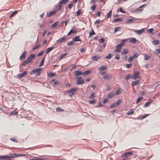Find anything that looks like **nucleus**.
<instances>
[{
  "label": "nucleus",
  "mask_w": 160,
  "mask_h": 160,
  "mask_svg": "<svg viewBox=\"0 0 160 160\" xmlns=\"http://www.w3.org/2000/svg\"><path fill=\"white\" fill-rule=\"evenodd\" d=\"M126 41V40H122L120 44L117 46L116 49L114 50L115 52L117 53L119 52L122 49V47L124 46Z\"/></svg>",
  "instance_id": "1"
},
{
  "label": "nucleus",
  "mask_w": 160,
  "mask_h": 160,
  "mask_svg": "<svg viewBox=\"0 0 160 160\" xmlns=\"http://www.w3.org/2000/svg\"><path fill=\"white\" fill-rule=\"evenodd\" d=\"M90 72V71L89 70L85 71L84 72H82L81 71L77 70L75 71L74 73L76 76H79L82 75L83 76H85L89 74Z\"/></svg>",
  "instance_id": "2"
},
{
  "label": "nucleus",
  "mask_w": 160,
  "mask_h": 160,
  "mask_svg": "<svg viewBox=\"0 0 160 160\" xmlns=\"http://www.w3.org/2000/svg\"><path fill=\"white\" fill-rule=\"evenodd\" d=\"M42 70V68H38L32 70L30 72V74H33L36 73V75L39 76L41 73V71Z\"/></svg>",
  "instance_id": "3"
},
{
  "label": "nucleus",
  "mask_w": 160,
  "mask_h": 160,
  "mask_svg": "<svg viewBox=\"0 0 160 160\" xmlns=\"http://www.w3.org/2000/svg\"><path fill=\"white\" fill-rule=\"evenodd\" d=\"M78 90L77 87H75L72 88L67 91V93H68V95L70 96H72L74 94L75 92Z\"/></svg>",
  "instance_id": "4"
},
{
  "label": "nucleus",
  "mask_w": 160,
  "mask_h": 160,
  "mask_svg": "<svg viewBox=\"0 0 160 160\" xmlns=\"http://www.w3.org/2000/svg\"><path fill=\"white\" fill-rule=\"evenodd\" d=\"M12 156H2L1 158H12L14 157H19V154H11Z\"/></svg>",
  "instance_id": "5"
},
{
  "label": "nucleus",
  "mask_w": 160,
  "mask_h": 160,
  "mask_svg": "<svg viewBox=\"0 0 160 160\" xmlns=\"http://www.w3.org/2000/svg\"><path fill=\"white\" fill-rule=\"evenodd\" d=\"M76 78L78 79L76 82L77 85L81 84L84 83V80L81 79V77H77Z\"/></svg>",
  "instance_id": "6"
},
{
  "label": "nucleus",
  "mask_w": 160,
  "mask_h": 160,
  "mask_svg": "<svg viewBox=\"0 0 160 160\" xmlns=\"http://www.w3.org/2000/svg\"><path fill=\"white\" fill-rule=\"evenodd\" d=\"M36 55L35 54H32L29 56L27 58L28 62L30 63L33 60V59L35 58Z\"/></svg>",
  "instance_id": "7"
},
{
  "label": "nucleus",
  "mask_w": 160,
  "mask_h": 160,
  "mask_svg": "<svg viewBox=\"0 0 160 160\" xmlns=\"http://www.w3.org/2000/svg\"><path fill=\"white\" fill-rule=\"evenodd\" d=\"M146 4H143L140 6L139 8L135 10V12L137 13H138L143 11V9H140L146 6Z\"/></svg>",
  "instance_id": "8"
},
{
  "label": "nucleus",
  "mask_w": 160,
  "mask_h": 160,
  "mask_svg": "<svg viewBox=\"0 0 160 160\" xmlns=\"http://www.w3.org/2000/svg\"><path fill=\"white\" fill-rule=\"evenodd\" d=\"M121 103V101H117V102L114 103H112L110 106V108H113L118 106Z\"/></svg>",
  "instance_id": "9"
},
{
  "label": "nucleus",
  "mask_w": 160,
  "mask_h": 160,
  "mask_svg": "<svg viewBox=\"0 0 160 160\" xmlns=\"http://www.w3.org/2000/svg\"><path fill=\"white\" fill-rule=\"evenodd\" d=\"M140 72H135L132 76V78L133 79H136L139 77Z\"/></svg>",
  "instance_id": "10"
},
{
  "label": "nucleus",
  "mask_w": 160,
  "mask_h": 160,
  "mask_svg": "<svg viewBox=\"0 0 160 160\" xmlns=\"http://www.w3.org/2000/svg\"><path fill=\"white\" fill-rule=\"evenodd\" d=\"M112 78V75L110 74H107L104 76L102 78L104 80H109Z\"/></svg>",
  "instance_id": "11"
},
{
  "label": "nucleus",
  "mask_w": 160,
  "mask_h": 160,
  "mask_svg": "<svg viewBox=\"0 0 160 160\" xmlns=\"http://www.w3.org/2000/svg\"><path fill=\"white\" fill-rule=\"evenodd\" d=\"M27 74V72L26 71H24L22 73L19 74L18 75V78H22Z\"/></svg>",
  "instance_id": "12"
},
{
  "label": "nucleus",
  "mask_w": 160,
  "mask_h": 160,
  "mask_svg": "<svg viewBox=\"0 0 160 160\" xmlns=\"http://www.w3.org/2000/svg\"><path fill=\"white\" fill-rule=\"evenodd\" d=\"M27 54V52L25 51H24L22 55L20 56L19 58L20 60L24 59L26 57Z\"/></svg>",
  "instance_id": "13"
},
{
  "label": "nucleus",
  "mask_w": 160,
  "mask_h": 160,
  "mask_svg": "<svg viewBox=\"0 0 160 160\" xmlns=\"http://www.w3.org/2000/svg\"><path fill=\"white\" fill-rule=\"evenodd\" d=\"M132 154V152H127L123 154L122 155V157H124L128 155H131Z\"/></svg>",
  "instance_id": "14"
},
{
  "label": "nucleus",
  "mask_w": 160,
  "mask_h": 160,
  "mask_svg": "<svg viewBox=\"0 0 160 160\" xmlns=\"http://www.w3.org/2000/svg\"><path fill=\"white\" fill-rule=\"evenodd\" d=\"M77 31L75 29H72L67 34L68 36L70 35L71 33H77Z\"/></svg>",
  "instance_id": "15"
},
{
  "label": "nucleus",
  "mask_w": 160,
  "mask_h": 160,
  "mask_svg": "<svg viewBox=\"0 0 160 160\" xmlns=\"http://www.w3.org/2000/svg\"><path fill=\"white\" fill-rule=\"evenodd\" d=\"M72 41L74 42L76 41H81V40L79 36H77L72 39Z\"/></svg>",
  "instance_id": "16"
},
{
  "label": "nucleus",
  "mask_w": 160,
  "mask_h": 160,
  "mask_svg": "<svg viewBox=\"0 0 160 160\" xmlns=\"http://www.w3.org/2000/svg\"><path fill=\"white\" fill-rule=\"evenodd\" d=\"M66 40V38L65 37H63L59 39L58 40L57 42L59 43H62L65 42Z\"/></svg>",
  "instance_id": "17"
},
{
  "label": "nucleus",
  "mask_w": 160,
  "mask_h": 160,
  "mask_svg": "<svg viewBox=\"0 0 160 160\" xmlns=\"http://www.w3.org/2000/svg\"><path fill=\"white\" fill-rule=\"evenodd\" d=\"M55 48V47H51L48 48L46 50V53L47 54L49 52Z\"/></svg>",
  "instance_id": "18"
},
{
  "label": "nucleus",
  "mask_w": 160,
  "mask_h": 160,
  "mask_svg": "<svg viewBox=\"0 0 160 160\" xmlns=\"http://www.w3.org/2000/svg\"><path fill=\"white\" fill-rule=\"evenodd\" d=\"M108 101H103L102 102L99 101L98 102V106L99 107H101L102 106V104H105L106 102H107Z\"/></svg>",
  "instance_id": "19"
},
{
  "label": "nucleus",
  "mask_w": 160,
  "mask_h": 160,
  "mask_svg": "<svg viewBox=\"0 0 160 160\" xmlns=\"http://www.w3.org/2000/svg\"><path fill=\"white\" fill-rule=\"evenodd\" d=\"M56 12H57V11L56 10L52 11L48 13V17H50V16L53 15L54 14H55Z\"/></svg>",
  "instance_id": "20"
},
{
  "label": "nucleus",
  "mask_w": 160,
  "mask_h": 160,
  "mask_svg": "<svg viewBox=\"0 0 160 160\" xmlns=\"http://www.w3.org/2000/svg\"><path fill=\"white\" fill-rule=\"evenodd\" d=\"M107 69V67L106 65L102 66L100 67L99 69L100 71H103Z\"/></svg>",
  "instance_id": "21"
},
{
  "label": "nucleus",
  "mask_w": 160,
  "mask_h": 160,
  "mask_svg": "<svg viewBox=\"0 0 160 160\" xmlns=\"http://www.w3.org/2000/svg\"><path fill=\"white\" fill-rule=\"evenodd\" d=\"M18 114V112L16 111L15 110H14L10 113L9 115H17Z\"/></svg>",
  "instance_id": "22"
},
{
  "label": "nucleus",
  "mask_w": 160,
  "mask_h": 160,
  "mask_svg": "<svg viewBox=\"0 0 160 160\" xmlns=\"http://www.w3.org/2000/svg\"><path fill=\"white\" fill-rule=\"evenodd\" d=\"M115 95V94L114 93L112 92H111L109 93L108 95V97L109 98H110L114 96Z\"/></svg>",
  "instance_id": "23"
},
{
  "label": "nucleus",
  "mask_w": 160,
  "mask_h": 160,
  "mask_svg": "<svg viewBox=\"0 0 160 160\" xmlns=\"http://www.w3.org/2000/svg\"><path fill=\"white\" fill-rule=\"evenodd\" d=\"M145 31L144 29H141L140 30H138L137 31H135V32H136L138 34L140 35L143 32Z\"/></svg>",
  "instance_id": "24"
},
{
  "label": "nucleus",
  "mask_w": 160,
  "mask_h": 160,
  "mask_svg": "<svg viewBox=\"0 0 160 160\" xmlns=\"http://www.w3.org/2000/svg\"><path fill=\"white\" fill-rule=\"evenodd\" d=\"M18 12V11L17 10H16L12 12L10 15V18H11L13 17L14 15L16 14Z\"/></svg>",
  "instance_id": "25"
},
{
  "label": "nucleus",
  "mask_w": 160,
  "mask_h": 160,
  "mask_svg": "<svg viewBox=\"0 0 160 160\" xmlns=\"http://www.w3.org/2000/svg\"><path fill=\"white\" fill-rule=\"evenodd\" d=\"M159 40H155L152 41V42L154 45H158L159 44Z\"/></svg>",
  "instance_id": "26"
},
{
  "label": "nucleus",
  "mask_w": 160,
  "mask_h": 160,
  "mask_svg": "<svg viewBox=\"0 0 160 160\" xmlns=\"http://www.w3.org/2000/svg\"><path fill=\"white\" fill-rule=\"evenodd\" d=\"M139 81H133L132 83V86H133L138 85L139 83Z\"/></svg>",
  "instance_id": "27"
},
{
  "label": "nucleus",
  "mask_w": 160,
  "mask_h": 160,
  "mask_svg": "<svg viewBox=\"0 0 160 160\" xmlns=\"http://www.w3.org/2000/svg\"><path fill=\"white\" fill-rule=\"evenodd\" d=\"M128 50L127 49H124L122 51V55H125L128 53Z\"/></svg>",
  "instance_id": "28"
},
{
  "label": "nucleus",
  "mask_w": 160,
  "mask_h": 160,
  "mask_svg": "<svg viewBox=\"0 0 160 160\" xmlns=\"http://www.w3.org/2000/svg\"><path fill=\"white\" fill-rule=\"evenodd\" d=\"M134 113V111L132 109H131L130 110V111L127 112L126 113L127 115H131L133 114Z\"/></svg>",
  "instance_id": "29"
},
{
  "label": "nucleus",
  "mask_w": 160,
  "mask_h": 160,
  "mask_svg": "<svg viewBox=\"0 0 160 160\" xmlns=\"http://www.w3.org/2000/svg\"><path fill=\"white\" fill-rule=\"evenodd\" d=\"M134 21V19H128V20H127V21L126 22V23H132Z\"/></svg>",
  "instance_id": "30"
},
{
  "label": "nucleus",
  "mask_w": 160,
  "mask_h": 160,
  "mask_svg": "<svg viewBox=\"0 0 160 160\" xmlns=\"http://www.w3.org/2000/svg\"><path fill=\"white\" fill-rule=\"evenodd\" d=\"M137 41V40L134 38H132L130 40V42H132L133 43H135Z\"/></svg>",
  "instance_id": "31"
},
{
  "label": "nucleus",
  "mask_w": 160,
  "mask_h": 160,
  "mask_svg": "<svg viewBox=\"0 0 160 160\" xmlns=\"http://www.w3.org/2000/svg\"><path fill=\"white\" fill-rule=\"evenodd\" d=\"M100 58V57L98 56H94L92 58V59L94 60L95 61H97Z\"/></svg>",
  "instance_id": "32"
},
{
  "label": "nucleus",
  "mask_w": 160,
  "mask_h": 160,
  "mask_svg": "<svg viewBox=\"0 0 160 160\" xmlns=\"http://www.w3.org/2000/svg\"><path fill=\"white\" fill-rule=\"evenodd\" d=\"M121 31V28L120 27H117L115 28L114 33H115L118 31Z\"/></svg>",
  "instance_id": "33"
},
{
  "label": "nucleus",
  "mask_w": 160,
  "mask_h": 160,
  "mask_svg": "<svg viewBox=\"0 0 160 160\" xmlns=\"http://www.w3.org/2000/svg\"><path fill=\"white\" fill-rule=\"evenodd\" d=\"M95 33L94 32L93 30L92 29V31H90L89 33V37H91L92 36L95 35Z\"/></svg>",
  "instance_id": "34"
},
{
  "label": "nucleus",
  "mask_w": 160,
  "mask_h": 160,
  "mask_svg": "<svg viewBox=\"0 0 160 160\" xmlns=\"http://www.w3.org/2000/svg\"><path fill=\"white\" fill-rule=\"evenodd\" d=\"M122 91V89L121 88H119L115 92V94H118L121 93Z\"/></svg>",
  "instance_id": "35"
},
{
  "label": "nucleus",
  "mask_w": 160,
  "mask_h": 160,
  "mask_svg": "<svg viewBox=\"0 0 160 160\" xmlns=\"http://www.w3.org/2000/svg\"><path fill=\"white\" fill-rule=\"evenodd\" d=\"M132 78V76L131 74H130L126 76L125 78L126 80H128L131 78Z\"/></svg>",
  "instance_id": "36"
},
{
  "label": "nucleus",
  "mask_w": 160,
  "mask_h": 160,
  "mask_svg": "<svg viewBox=\"0 0 160 160\" xmlns=\"http://www.w3.org/2000/svg\"><path fill=\"white\" fill-rule=\"evenodd\" d=\"M68 1V0H61L60 2L62 4H65L67 3Z\"/></svg>",
  "instance_id": "37"
},
{
  "label": "nucleus",
  "mask_w": 160,
  "mask_h": 160,
  "mask_svg": "<svg viewBox=\"0 0 160 160\" xmlns=\"http://www.w3.org/2000/svg\"><path fill=\"white\" fill-rule=\"evenodd\" d=\"M154 29L153 28L150 29L148 30V32L152 34H153Z\"/></svg>",
  "instance_id": "38"
},
{
  "label": "nucleus",
  "mask_w": 160,
  "mask_h": 160,
  "mask_svg": "<svg viewBox=\"0 0 160 160\" xmlns=\"http://www.w3.org/2000/svg\"><path fill=\"white\" fill-rule=\"evenodd\" d=\"M151 101H149L147 102V103H145L144 106V107H148L151 104Z\"/></svg>",
  "instance_id": "39"
},
{
  "label": "nucleus",
  "mask_w": 160,
  "mask_h": 160,
  "mask_svg": "<svg viewBox=\"0 0 160 160\" xmlns=\"http://www.w3.org/2000/svg\"><path fill=\"white\" fill-rule=\"evenodd\" d=\"M112 13V11L111 10H110L108 12V14L107 15V18H109L111 17Z\"/></svg>",
  "instance_id": "40"
},
{
  "label": "nucleus",
  "mask_w": 160,
  "mask_h": 160,
  "mask_svg": "<svg viewBox=\"0 0 160 160\" xmlns=\"http://www.w3.org/2000/svg\"><path fill=\"white\" fill-rule=\"evenodd\" d=\"M58 22H55L52 26L51 27L52 28H54L56 27L57 25Z\"/></svg>",
  "instance_id": "41"
},
{
  "label": "nucleus",
  "mask_w": 160,
  "mask_h": 160,
  "mask_svg": "<svg viewBox=\"0 0 160 160\" xmlns=\"http://www.w3.org/2000/svg\"><path fill=\"white\" fill-rule=\"evenodd\" d=\"M30 63L28 61V60L27 59L25 61H24L22 63V66H24L26 64H27L28 63Z\"/></svg>",
  "instance_id": "42"
},
{
  "label": "nucleus",
  "mask_w": 160,
  "mask_h": 160,
  "mask_svg": "<svg viewBox=\"0 0 160 160\" xmlns=\"http://www.w3.org/2000/svg\"><path fill=\"white\" fill-rule=\"evenodd\" d=\"M144 59L145 60H148L150 58V56L146 54L144 55Z\"/></svg>",
  "instance_id": "43"
},
{
  "label": "nucleus",
  "mask_w": 160,
  "mask_h": 160,
  "mask_svg": "<svg viewBox=\"0 0 160 160\" xmlns=\"http://www.w3.org/2000/svg\"><path fill=\"white\" fill-rule=\"evenodd\" d=\"M139 55L137 53H135L134 54L133 56H132L133 58H137Z\"/></svg>",
  "instance_id": "44"
},
{
  "label": "nucleus",
  "mask_w": 160,
  "mask_h": 160,
  "mask_svg": "<svg viewBox=\"0 0 160 160\" xmlns=\"http://www.w3.org/2000/svg\"><path fill=\"white\" fill-rule=\"evenodd\" d=\"M74 42L73 41L69 42L67 43V45L68 46H70L73 45L74 44Z\"/></svg>",
  "instance_id": "45"
},
{
  "label": "nucleus",
  "mask_w": 160,
  "mask_h": 160,
  "mask_svg": "<svg viewBox=\"0 0 160 160\" xmlns=\"http://www.w3.org/2000/svg\"><path fill=\"white\" fill-rule=\"evenodd\" d=\"M40 47L41 45L40 44H37L33 48L32 50H34L37 49L38 48Z\"/></svg>",
  "instance_id": "46"
},
{
  "label": "nucleus",
  "mask_w": 160,
  "mask_h": 160,
  "mask_svg": "<svg viewBox=\"0 0 160 160\" xmlns=\"http://www.w3.org/2000/svg\"><path fill=\"white\" fill-rule=\"evenodd\" d=\"M45 57H44L43 59H42V60L41 62V64L39 66V67H41L44 64V60L45 59Z\"/></svg>",
  "instance_id": "47"
},
{
  "label": "nucleus",
  "mask_w": 160,
  "mask_h": 160,
  "mask_svg": "<svg viewBox=\"0 0 160 160\" xmlns=\"http://www.w3.org/2000/svg\"><path fill=\"white\" fill-rule=\"evenodd\" d=\"M122 21V19L121 18H117L114 20V22H120Z\"/></svg>",
  "instance_id": "48"
},
{
  "label": "nucleus",
  "mask_w": 160,
  "mask_h": 160,
  "mask_svg": "<svg viewBox=\"0 0 160 160\" xmlns=\"http://www.w3.org/2000/svg\"><path fill=\"white\" fill-rule=\"evenodd\" d=\"M67 55V53H66L63 54H62L60 57V59H62L64 56H66Z\"/></svg>",
  "instance_id": "49"
},
{
  "label": "nucleus",
  "mask_w": 160,
  "mask_h": 160,
  "mask_svg": "<svg viewBox=\"0 0 160 160\" xmlns=\"http://www.w3.org/2000/svg\"><path fill=\"white\" fill-rule=\"evenodd\" d=\"M112 55L111 53H109L108 55L105 58H107L108 59H110L112 57Z\"/></svg>",
  "instance_id": "50"
},
{
  "label": "nucleus",
  "mask_w": 160,
  "mask_h": 160,
  "mask_svg": "<svg viewBox=\"0 0 160 160\" xmlns=\"http://www.w3.org/2000/svg\"><path fill=\"white\" fill-rule=\"evenodd\" d=\"M133 58L132 57V56H131L128 59V62H131L133 60Z\"/></svg>",
  "instance_id": "51"
},
{
  "label": "nucleus",
  "mask_w": 160,
  "mask_h": 160,
  "mask_svg": "<svg viewBox=\"0 0 160 160\" xmlns=\"http://www.w3.org/2000/svg\"><path fill=\"white\" fill-rule=\"evenodd\" d=\"M10 139L12 141L15 142H18V141L17 140L16 138H11Z\"/></svg>",
  "instance_id": "52"
},
{
  "label": "nucleus",
  "mask_w": 160,
  "mask_h": 160,
  "mask_svg": "<svg viewBox=\"0 0 160 160\" xmlns=\"http://www.w3.org/2000/svg\"><path fill=\"white\" fill-rule=\"evenodd\" d=\"M81 11L80 10H78L76 12V15L78 16L80 15L81 14Z\"/></svg>",
  "instance_id": "53"
},
{
  "label": "nucleus",
  "mask_w": 160,
  "mask_h": 160,
  "mask_svg": "<svg viewBox=\"0 0 160 160\" xmlns=\"http://www.w3.org/2000/svg\"><path fill=\"white\" fill-rule=\"evenodd\" d=\"M155 53L157 54H158L160 53V49H157L155 50Z\"/></svg>",
  "instance_id": "54"
},
{
  "label": "nucleus",
  "mask_w": 160,
  "mask_h": 160,
  "mask_svg": "<svg viewBox=\"0 0 160 160\" xmlns=\"http://www.w3.org/2000/svg\"><path fill=\"white\" fill-rule=\"evenodd\" d=\"M56 110L57 111H63V110L62 109H61L60 107H58L56 108Z\"/></svg>",
  "instance_id": "55"
},
{
  "label": "nucleus",
  "mask_w": 160,
  "mask_h": 160,
  "mask_svg": "<svg viewBox=\"0 0 160 160\" xmlns=\"http://www.w3.org/2000/svg\"><path fill=\"white\" fill-rule=\"evenodd\" d=\"M132 66V63H130V64H126V68H129L131 66Z\"/></svg>",
  "instance_id": "56"
},
{
  "label": "nucleus",
  "mask_w": 160,
  "mask_h": 160,
  "mask_svg": "<svg viewBox=\"0 0 160 160\" xmlns=\"http://www.w3.org/2000/svg\"><path fill=\"white\" fill-rule=\"evenodd\" d=\"M96 8V6L95 5H93L91 7V9L93 11Z\"/></svg>",
  "instance_id": "57"
},
{
  "label": "nucleus",
  "mask_w": 160,
  "mask_h": 160,
  "mask_svg": "<svg viewBox=\"0 0 160 160\" xmlns=\"http://www.w3.org/2000/svg\"><path fill=\"white\" fill-rule=\"evenodd\" d=\"M104 38H102L99 40V42L101 43H103L104 42Z\"/></svg>",
  "instance_id": "58"
},
{
  "label": "nucleus",
  "mask_w": 160,
  "mask_h": 160,
  "mask_svg": "<svg viewBox=\"0 0 160 160\" xmlns=\"http://www.w3.org/2000/svg\"><path fill=\"white\" fill-rule=\"evenodd\" d=\"M43 53H44V51H42L41 52H39L38 54V56H42V55H43Z\"/></svg>",
  "instance_id": "59"
},
{
  "label": "nucleus",
  "mask_w": 160,
  "mask_h": 160,
  "mask_svg": "<svg viewBox=\"0 0 160 160\" xmlns=\"http://www.w3.org/2000/svg\"><path fill=\"white\" fill-rule=\"evenodd\" d=\"M48 75L50 77H52L54 76V74L53 73L50 72L48 74Z\"/></svg>",
  "instance_id": "60"
},
{
  "label": "nucleus",
  "mask_w": 160,
  "mask_h": 160,
  "mask_svg": "<svg viewBox=\"0 0 160 160\" xmlns=\"http://www.w3.org/2000/svg\"><path fill=\"white\" fill-rule=\"evenodd\" d=\"M89 102L90 104H93L96 102V101H89Z\"/></svg>",
  "instance_id": "61"
},
{
  "label": "nucleus",
  "mask_w": 160,
  "mask_h": 160,
  "mask_svg": "<svg viewBox=\"0 0 160 160\" xmlns=\"http://www.w3.org/2000/svg\"><path fill=\"white\" fill-rule=\"evenodd\" d=\"M115 58L116 59L119 60L120 58V56L118 54H117L115 55Z\"/></svg>",
  "instance_id": "62"
},
{
  "label": "nucleus",
  "mask_w": 160,
  "mask_h": 160,
  "mask_svg": "<svg viewBox=\"0 0 160 160\" xmlns=\"http://www.w3.org/2000/svg\"><path fill=\"white\" fill-rule=\"evenodd\" d=\"M95 96V94L94 93H92V94L89 97L91 98H94Z\"/></svg>",
  "instance_id": "63"
},
{
  "label": "nucleus",
  "mask_w": 160,
  "mask_h": 160,
  "mask_svg": "<svg viewBox=\"0 0 160 160\" xmlns=\"http://www.w3.org/2000/svg\"><path fill=\"white\" fill-rule=\"evenodd\" d=\"M72 5H73L72 3H70L68 5V7L69 8H72Z\"/></svg>",
  "instance_id": "64"
}]
</instances>
